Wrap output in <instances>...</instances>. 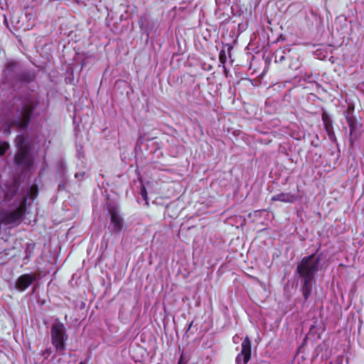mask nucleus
<instances>
[{"label":"nucleus","mask_w":364,"mask_h":364,"mask_svg":"<svg viewBox=\"0 0 364 364\" xmlns=\"http://www.w3.org/2000/svg\"><path fill=\"white\" fill-rule=\"evenodd\" d=\"M18 184L16 180L11 183L6 193L0 187V199L9 203L8 208L0 211V224L15 227L18 225L23 219L26 211V198L16 196Z\"/></svg>","instance_id":"f257e3e1"},{"label":"nucleus","mask_w":364,"mask_h":364,"mask_svg":"<svg viewBox=\"0 0 364 364\" xmlns=\"http://www.w3.org/2000/svg\"><path fill=\"white\" fill-rule=\"evenodd\" d=\"M321 256L316 257L315 254L301 259L297 265L296 272L303 279L302 291L304 299L306 300L311 291L313 284L315 282V274L318 271Z\"/></svg>","instance_id":"f03ea898"},{"label":"nucleus","mask_w":364,"mask_h":364,"mask_svg":"<svg viewBox=\"0 0 364 364\" xmlns=\"http://www.w3.org/2000/svg\"><path fill=\"white\" fill-rule=\"evenodd\" d=\"M34 106L31 101L26 102L21 109H17L14 119H9L6 120L5 125L3 127V132L6 134H9L11 127H16L19 129H25L31 119Z\"/></svg>","instance_id":"7ed1b4c3"},{"label":"nucleus","mask_w":364,"mask_h":364,"mask_svg":"<svg viewBox=\"0 0 364 364\" xmlns=\"http://www.w3.org/2000/svg\"><path fill=\"white\" fill-rule=\"evenodd\" d=\"M15 143L18 149V151L15 156L16 164L28 168L32 165V160L30 156L29 147L24 144V137L21 135L17 136Z\"/></svg>","instance_id":"20e7f679"},{"label":"nucleus","mask_w":364,"mask_h":364,"mask_svg":"<svg viewBox=\"0 0 364 364\" xmlns=\"http://www.w3.org/2000/svg\"><path fill=\"white\" fill-rule=\"evenodd\" d=\"M51 340L56 350L61 352L65 349V341L67 340V335L65 331V326L62 323H55L51 328Z\"/></svg>","instance_id":"39448f33"},{"label":"nucleus","mask_w":364,"mask_h":364,"mask_svg":"<svg viewBox=\"0 0 364 364\" xmlns=\"http://www.w3.org/2000/svg\"><path fill=\"white\" fill-rule=\"evenodd\" d=\"M251 358V341L247 336L242 343V350L236 358L237 364H247Z\"/></svg>","instance_id":"423d86ee"},{"label":"nucleus","mask_w":364,"mask_h":364,"mask_svg":"<svg viewBox=\"0 0 364 364\" xmlns=\"http://www.w3.org/2000/svg\"><path fill=\"white\" fill-rule=\"evenodd\" d=\"M111 216V227L114 232H119L123 228V220L118 211L115 209L109 210Z\"/></svg>","instance_id":"0eeeda50"},{"label":"nucleus","mask_w":364,"mask_h":364,"mask_svg":"<svg viewBox=\"0 0 364 364\" xmlns=\"http://www.w3.org/2000/svg\"><path fill=\"white\" fill-rule=\"evenodd\" d=\"M36 279L33 274H25L18 278L16 282V288L19 291L26 290Z\"/></svg>","instance_id":"6e6552de"},{"label":"nucleus","mask_w":364,"mask_h":364,"mask_svg":"<svg viewBox=\"0 0 364 364\" xmlns=\"http://www.w3.org/2000/svg\"><path fill=\"white\" fill-rule=\"evenodd\" d=\"M297 198V196L291 193H279L274 195L271 198L272 201H280L283 203H293Z\"/></svg>","instance_id":"1a4fd4ad"},{"label":"nucleus","mask_w":364,"mask_h":364,"mask_svg":"<svg viewBox=\"0 0 364 364\" xmlns=\"http://www.w3.org/2000/svg\"><path fill=\"white\" fill-rule=\"evenodd\" d=\"M322 119L323 121L325 129L328 133L331 140H334L335 136L333 133V128L330 122L328 121L327 117L323 114L322 115Z\"/></svg>","instance_id":"9d476101"},{"label":"nucleus","mask_w":364,"mask_h":364,"mask_svg":"<svg viewBox=\"0 0 364 364\" xmlns=\"http://www.w3.org/2000/svg\"><path fill=\"white\" fill-rule=\"evenodd\" d=\"M9 145L8 143L6 142H3L2 144H0V155L2 156L4 155L6 151H7V149H9Z\"/></svg>","instance_id":"9b49d317"},{"label":"nucleus","mask_w":364,"mask_h":364,"mask_svg":"<svg viewBox=\"0 0 364 364\" xmlns=\"http://www.w3.org/2000/svg\"><path fill=\"white\" fill-rule=\"evenodd\" d=\"M38 192V188L36 186H32L29 188V197L33 198L36 196Z\"/></svg>","instance_id":"f8f14e48"},{"label":"nucleus","mask_w":364,"mask_h":364,"mask_svg":"<svg viewBox=\"0 0 364 364\" xmlns=\"http://www.w3.org/2000/svg\"><path fill=\"white\" fill-rule=\"evenodd\" d=\"M141 195H142V196L144 198V199H146V191H145V189H144V188H143V189L141 190Z\"/></svg>","instance_id":"ddd939ff"},{"label":"nucleus","mask_w":364,"mask_h":364,"mask_svg":"<svg viewBox=\"0 0 364 364\" xmlns=\"http://www.w3.org/2000/svg\"><path fill=\"white\" fill-rule=\"evenodd\" d=\"M239 339L238 336H234L233 337V341L234 343H237V340Z\"/></svg>","instance_id":"4468645a"},{"label":"nucleus","mask_w":364,"mask_h":364,"mask_svg":"<svg viewBox=\"0 0 364 364\" xmlns=\"http://www.w3.org/2000/svg\"><path fill=\"white\" fill-rule=\"evenodd\" d=\"M284 59V55H282V56L279 58V62H282Z\"/></svg>","instance_id":"2eb2a0df"},{"label":"nucleus","mask_w":364,"mask_h":364,"mask_svg":"<svg viewBox=\"0 0 364 364\" xmlns=\"http://www.w3.org/2000/svg\"><path fill=\"white\" fill-rule=\"evenodd\" d=\"M178 364H185V363L183 362V360H182V358H180V360H179V361H178Z\"/></svg>","instance_id":"dca6fc26"},{"label":"nucleus","mask_w":364,"mask_h":364,"mask_svg":"<svg viewBox=\"0 0 364 364\" xmlns=\"http://www.w3.org/2000/svg\"><path fill=\"white\" fill-rule=\"evenodd\" d=\"M73 2L79 4H80V1L78 0H73Z\"/></svg>","instance_id":"f3484780"},{"label":"nucleus","mask_w":364,"mask_h":364,"mask_svg":"<svg viewBox=\"0 0 364 364\" xmlns=\"http://www.w3.org/2000/svg\"><path fill=\"white\" fill-rule=\"evenodd\" d=\"M79 364H85V363H82V362H80Z\"/></svg>","instance_id":"a211bd4d"}]
</instances>
